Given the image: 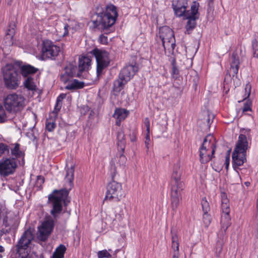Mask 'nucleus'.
<instances>
[{
    "label": "nucleus",
    "instance_id": "obj_1",
    "mask_svg": "<svg viewBox=\"0 0 258 258\" xmlns=\"http://www.w3.org/2000/svg\"><path fill=\"white\" fill-rule=\"evenodd\" d=\"M74 175V167L72 166L67 170L64 178L66 182L67 183L66 187L60 190L55 189L48 195V203L52 208L50 214L55 219L58 217L59 214L61 212L63 204H65L69 191L73 186Z\"/></svg>",
    "mask_w": 258,
    "mask_h": 258
},
{
    "label": "nucleus",
    "instance_id": "obj_2",
    "mask_svg": "<svg viewBox=\"0 0 258 258\" xmlns=\"http://www.w3.org/2000/svg\"><path fill=\"white\" fill-rule=\"evenodd\" d=\"M244 134L239 136L235 148L232 155L234 169L238 168L246 161V150L248 148L247 138H249V131L244 130Z\"/></svg>",
    "mask_w": 258,
    "mask_h": 258
},
{
    "label": "nucleus",
    "instance_id": "obj_3",
    "mask_svg": "<svg viewBox=\"0 0 258 258\" xmlns=\"http://www.w3.org/2000/svg\"><path fill=\"white\" fill-rule=\"evenodd\" d=\"M117 174L114 162L112 160L109 168V175L112 181L109 182L106 187L105 201L117 202L123 196L121 184L115 181Z\"/></svg>",
    "mask_w": 258,
    "mask_h": 258
},
{
    "label": "nucleus",
    "instance_id": "obj_4",
    "mask_svg": "<svg viewBox=\"0 0 258 258\" xmlns=\"http://www.w3.org/2000/svg\"><path fill=\"white\" fill-rule=\"evenodd\" d=\"M117 16L116 8L112 5H107L105 11L98 16L96 22L98 23V26L100 29L108 33L113 30L112 26Z\"/></svg>",
    "mask_w": 258,
    "mask_h": 258
},
{
    "label": "nucleus",
    "instance_id": "obj_5",
    "mask_svg": "<svg viewBox=\"0 0 258 258\" xmlns=\"http://www.w3.org/2000/svg\"><path fill=\"white\" fill-rule=\"evenodd\" d=\"M34 239V235L30 229L26 230L22 235L16 246L17 256L21 258H32L29 254V245Z\"/></svg>",
    "mask_w": 258,
    "mask_h": 258
},
{
    "label": "nucleus",
    "instance_id": "obj_6",
    "mask_svg": "<svg viewBox=\"0 0 258 258\" xmlns=\"http://www.w3.org/2000/svg\"><path fill=\"white\" fill-rule=\"evenodd\" d=\"M6 86L10 89H15L20 83V76L18 69L12 64H6L2 69Z\"/></svg>",
    "mask_w": 258,
    "mask_h": 258
},
{
    "label": "nucleus",
    "instance_id": "obj_7",
    "mask_svg": "<svg viewBox=\"0 0 258 258\" xmlns=\"http://www.w3.org/2000/svg\"><path fill=\"white\" fill-rule=\"evenodd\" d=\"M3 216V224L0 230V237L4 234H14L19 225L18 218L13 213L9 212L4 215L0 213V218Z\"/></svg>",
    "mask_w": 258,
    "mask_h": 258
},
{
    "label": "nucleus",
    "instance_id": "obj_8",
    "mask_svg": "<svg viewBox=\"0 0 258 258\" xmlns=\"http://www.w3.org/2000/svg\"><path fill=\"white\" fill-rule=\"evenodd\" d=\"M4 104L8 111L16 112L21 110L24 106L25 98L16 93L9 94L4 98Z\"/></svg>",
    "mask_w": 258,
    "mask_h": 258
},
{
    "label": "nucleus",
    "instance_id": "obj_9",
    "mask_svg": "<svg viewBox=\"0 0 258 258\" xmlns=\"http://www.w3.org/2000/svg\"><path fill=\"white\" fill-rule=\"evenodd\" d=\"M159 36L162 40L165 51L173 52L175 47V39L173 30L168 26H163L159 29Z\"/></svg>",
    "mask_w": 258,
    "mask_h": 258
},
{
    "label": "nucleus",
    "instance_id": "obj_10",
    "mask_svg": "<svg viewBox=\"0 0 258 258\" xmlns=\"http://www.w3.org/2000/svg\"><path fill=\"white\" fill-rule=\"evenodd\" d=\"M199 4L194 2L190 7V12H187L183 16L184 19L187 20L185 26L186 33L189 34L197 26L196 20L199 18L198 12Z\"/></svg>",
    "mask_w": 258,
    "mask_h": 258
},
{
    "label": "nucleus",
    "instance_id": "obj_11",
    "mask_svg": "<svg viewBox=\"0 0 258 258\" xmlns=\"http://www.w3.org/2000/svg\"><path fill=\"white\" fill-rule=\"evenodd\" d=\"M97 62V75L99 77L103 70L107 67L110 62L108 53L103 50L95 48L92 51Z\"/></svg>",
    "mask_w": 258,
    "mask_h": 258
},
{
    "label": "nucleus",
    "instance_id": "obj_12",
    "mask_svg": "<svg viewBox=\"0 0 258 258\" xmlns=\"http://www.w3.org/2000/svg\"><path fill=\"white\" fill-rule=\"evenodd\" d=\"M17 167V162L15 158H2L0 160V175L6 177L14 174Z\"/></svg>",
    "mask_w": 258,
    "mask_h": 258
},
{
    "label": "nucleus",
    "instance_id": "obj_13",
    "mask_svg": "<svg viewBox=\"0 0 258 258\" xmlns=\"http://www.w3.org/2000/svg\"><path fill=\"white\" fill-rule=\"evenodd\" d=\"M60 51V47L49 40H45L43 42L41 50V57L43 60L49 58L54 59Z\"/></svg>",
    "mask_w": 258,
    "mask_h": 258
},
{
    "label": "nucleus",
    "instance_id": "obj_14",
    "mask_svg": "<svg viewBox=\"0 0 258 258\" xmlns=\"http://www.w3.org/2000/svg\"><path fill=\"white\" fill-rule=\"evenodd\" d=\"M184 188L183 182H171V201L172 210L175 211L179 203L181 197V191Z\"/></svg>",
    "mask_w": 258,
    "mask_h": 258
},
{
    "label": "nucleus",
    "instance_id": "obj_15",
    "mask_svg": "<svg viewBox=\"0 0 258 258\" xmlns=\"http://www.w3.org/2000/svg\"><path fill=\"white\" fill-rule=\"evenodd\" d=\"M54 227V220L49 218L38 227V237L41 241H45L51 233Z\"/></svg>",
    "mask_w": 258,
    "mask_h": 258
},
{
    "label": "nucleus",
    "instance_id": "obj_16",
    "mask_svg": "<svg viewBox=\"0 0 258 258\" xmlns=\"http://www.w3.org/2000/svg\"><path fill=\"white\" fill-rule=\"evenodd\" d=\"M172 6L174 14L177 17H183L187 12H190V9L187 10L188 8L187 0H173Z\"/></svg>",
    "mask_w": 258,
    "mask_h": 258
},
{
    "label": "nucleus",
    "instance_id": "obj_17",
    "mask_svg": "<svg viewBox=\"0 0 258 258\" xmlns=\"http://www.w3.org/2000/svg\"><path fill=\"white\" fill-rule=\"evenodd\" d=\"M76 70V67L73 64H69L67 65L60 75L61 82L64 84H67L75 76Z\"/></svg>",
    "mask_w": 258,
    "mask_h": 258
},
{
    "label": "nucleus",
    "instance_id": "obj_18",
    "mask_svg": "<svg viewBox=\"0 0 258 258\" xmlns=\"http://www.w3.org/2000/svg\"><path fill=\"white\" fill-rule=\"evenodd\" d=\"M127 83L125 76L123 74V71L120 73L118 78L115 80L113 83L112 93L114 95H117L124 88Z\"/></svg>",
    "mask_w": 258,
    "mask_h": 258
},
{
    "label": "nucleus",
    "instance_id": "obj_19",
    "mask_svg": "<svg viewBox=\"0 0 258 258\" xmlns=\"http://www.w3.org/2000/svg\"><path fill=\"white\" fill-rule=\"evenodd\" d=\"M214 141V137L210 135H208L205 138L201 147L211 151V154L214 155L216 150Z\"/></svg>",
    "mask_w": 258,
    "mask_h": 258
},
{
    "label": "nucleus",
    "instance_id": "obj_20",
    "mask_svg": "<svg viewBox=\"0 0 258 258\" xmlns=\"http://www.w3.org/2000/svg\"><path fill=\"white\" fill-rule=\"evenodd\" d=\"M239 64L240 61L238 54L237 52H233L231 56L230 67V70L232 73L233 77H236L239 70Z\"/></svg>",
    "mask_w": 258,
    "mask_h": 258
},
{
    "label": "nucleus",
    "instance_id": "obj_21",
    "mask_svg": "<svg viewBox=\"0 0 258 258\" xmlns=\"http://www.w3.org/2000/svg\"><path fill=\"white\" fill-rule=\"evenodd\" d=\"M213 155L211 154V151L200 148L199 150L200 161L202 164H206L210 161Z\"/></svg>",
    "mask_w": 258,
    "mask_h": 258
},
{
    "label": "nucleus",
    "instance_id": "obj_22",
    "mask_svg": "<svg viewBox=\"0 0 258 258\" xmlns=\"http://www.w3.org/2000/svg\"><path fill=\"white\" fill-rule=\"evenodd\" d=\"M128 111L122 108L116 109L113 116L116 118V124L120 125V122L127 116Z\"/></svg>",
    "mask_w": 258,
    "mask_h": 258
},
{
    "label": "nucleus",
    "instance_id": "obj_23",
    "mask_svg": "<svg viewBox=\"0 0 258 258\" xmlns=\"http://www.w3.org/2000/svg\"><path fill=\"white\" fill-rule=\"evenodd\" d=\"M221 231L219 233L225 234L227 228L231 225V218L229 214H222L221 218Z\"/></svg>",
    "mask_w": 258,
    "mask_h": 258
},
{
    "label": "nucleus",
    "instance_id": "obj_24",
    "mask_svg": "<svg viewBox=\"0 0 258 258\" xmlns=\"http://www.w3.org/2000/svg\"><path fill=\"white\" fill-rule=\"evenodd\" d=\"M91 60L88 56H82L79 59V71L82 73L88 70L91 66Z\"/></svg>",
    "mask_w": 258,
    "mask_h": 258
},
{
    "label": "nucleus",
    "instance_id": "obj_25",
    "mask_svg": "<svg viewBox=\"0 0 258 258\" xmlns=\"http://www.w3.org/2000/svg\"><path fill=\"white\" fill-rule=\"evenodd\" d=\"M15 25L14 24H10L7 30L5 40L7 45L11 46L13 44V38L15 32Z\"/></svg>",
    "mask_w": 258,
    "mask_h": 258
},
{
    "label": "nucleus",
    "instance_id": "obj_26",
    "mask_svg": "<svg viewBox=\"0 0 258 258\" xmlns=\"http://www.w3.org/2000/svg\"><path fill=\"white\" fill-rule=\"evenodd\" d=\"M38 70V69L30 64L23 65L21 67V73L24 77H26L29 75L35 74Z\"/></svg>",
    "mask_w": 258,
    "mask_h": 258
},
{
    "label": "nucleus",
    "instance_id": "obj_27",
    "mask_svg": "<svg viewBox=\"0 0 258 258\" xmlns=\"http://www.w3.org/2000/svg\"><path fill=\"white\" fill-rule=\"evenodd\" d=\"M64 88L67 90H75L83 88L84 86L83 82H80L76 79H72L66 84Z\"/></svg>",
    "mask_w": 258,
    "mask_h": 258
},
{
    "label": "nucleus",
    "instance_id": "obj_28",
    "mask_svg": "<svg viewBox=\"0 0 258 258\" xmlns=\"http://www.w3.org/2000/svg\"><path fill=\"white\" fill-rule=\"evenodd\" d=\"M220 236L221 237H220L221 239L217 241L216 246V252L218 255H220L221 253L223 250V246L227 239L226 236L224 234L219 233L218 237H219Z\"/></svg>",
    "mask_w": 258,
    "mask_h": 258
},
{
    "label": "nucleus",
    "instance_id": "obj_29",
    "mask_svg": "<svg viewBox=\"0 0 258 258\" xmlns=\"http://www.w3.org/2000/svg\"><path fill=\"white\" fill-rule=\"evenodd\" d=\"M181 172L178 165L174 166L173 172L172 174V179L171 182H182L181 180Z\"/></svg>",
    "mask_w": 258,
    "mask_h": 258
},
{
    "label": "nucleus",
    "instance_id": "obj_30",
    "mask_svg": "<svg viewBox=\"0 0 258 258\" xmlns=\"http://www.w3.org/2000/svg\"><path fill=\"white\" fill-rule=\"evenodd\" d=\"M11 153L13 157L10 158H15L16 160L24 156V153L20 150V145L18 143L15 144L14 147L11 149Z\"/></svg>",
    "mask_w": 258,
    "mask_h": 258
},
{
    "label": "nucleus",
    "instance_id": "obj_31",
    "mask_svg": "<svg viewBox=\"0 0 258 258\" xmlns=\"http://www.w3.org/2000/svg\"><path fill=\"white\" fill-rule=\"evenodd\" d=\"M66 97V94L61 93L57 98L56 104L54 107L53 113H54L55 115H57L58 112L59 111L62 106V100L64 99Z\"/></svg>",
    "mask_w": 258,
    "mask_h": 258
},
{
    "label": "nucleus",
    "instance_id": "obj_32",
    "mask_svg": "<svg viewBox=\"0 0 258 258\" xmlns=\"http://www.w3.org/2000/svg\"><path fill=\"white\" fill-rule=\"evenodd\" d=\"M66 251V248L65 246L63 244H60L56 248L53 255L57 258H63Z\"/></svg>",
    "mask_w": 258,
    "mask_h": 258
},
{
    "label": "nucleus",
    "instance_id": "obj_33",
    "mask_svg": "<svg viewBox=\"0 0 258 258\" xmlns=\"http://www.w3.org/2000/svg\"><path fill=\"white\" fill-rule=\"evenodd\" d=\"M171 239H172V248L174 250L175 252H178L179 251V243L178 242V237L177 234L175 233H173L172 230H171Z\"/></svg>",
    "mask_w": 258,
    "mask_h": 258
},
{
    "label": "nucleus",
    "instance_id": "obj_34",
    "mask_svg": "<svg viewBox=\"0 0 258 258\" xmlns=\"http://www.w3.org/2000/svg\"><path fill=\"white\" fill-rule=\"evenodd\" d=\"M69 26L66 24L62 25L61 28H58L59 30L57 29L56 30L57 35L59 37H63L68 35L69 33Z\"/></svg>",
    "mask_w": 258,
    "mask_h": 258
},
{
    "label": "nucleus",
    "instance_id": "obj_35",
    "mask_svg": "<svg viewBox=\"0 0 258 258\" xmlns=\"http://www.w3.org/2000/svg\"><path fill=\"white\" fill-rule=\"evenodd\" d=\"M25 87L29 90L34 91L36 89V86L31 77H28L24 82Z\"/></svg>",
    "mask_w": 258,
    "mask_h": 258
},
{
    "label": "nucleus",
    "instance_id": "obj_36",
    "mask_svg": "<svg viewBox=\"0 0 258 258\" xmlns=\"http://www.w3.org/2000/svg\"><path fill=\"white\" fill-rule=\"evenodd\" d=\"M172 65L171 74L173 78H177L179 75V71L176 66V62L175 58H172L171 60Z\"/></svg>",
    "mask_w": 258,
    "mask_h": 258
},
{
    "label": "nucleus",
    "instance_id": "obj_37",
    "mask_svg": "<svg viewBox=\"0 0 258 258\" xmlns=\"http://www.w3.org/2000/svg\"><path fill=\"white\" fill-rule=\"evenodd\" d=\"M252 48L253 57L258 58V37L252 40Z\"/></svg>",
    "mask_w": 258,
    "mask_h": 258
},
{
    "label": "nucleus",
    "instance_id": "obj_38",
    "mask_svg": "<svg viewBox=\"0 0 258 258\" xmlns=\"http://www.w3.org/2000/svg\"><path fill=\"white\" fill-rule=\"evenodd\" d=\"M10 149L9 146L4 143H0V157L4 154H8L9 153Z\"/></svg>",
    "mask_w": 258,
    "mask_h": 258
},
{
    "label": "nucleus",
    "instance_id": "obj_39",
    "mask_svg": "<svg viewBox=\"0 0 258 258\" xmlns=\"http://www.w3.org/2000/svg\"><path fill=\"white\" fill-rule=\"evenodd\" d=\"M139 69V65L136 62H132L130 64V76H134L138 72Z\"/></svg>",
    "mask_w": 258,
    "mask_h": 258
},
{
    "label": "nucleus",
    "instance_id": "obj_40",
    "mask_svg": "<svg viewBox=\"0 0 258 258\" xmlns=\"http://www.w3.org/2000/svg\"><path fill=\"white\" fill-rule=\"evenodd\" d=\"M201 205L203 208V211L204 214H208L210 210V207L209 203L207 202L205 198L203 199L201 201Z\"/></svg>",
    "mask_w": 258,
    "mask_h": 258
},
{
    "label": "nucleus",
    "instance_id": "obj_41",
    "mask_svg": "<svg viewBox=\"0 0 258 258\" xmlns=\"http://www.w3.org/2000/svg\"><path fill=\"white\" fill-rule=\"evenodd\" d=\"M56 126L55 123L51 120L47 119L46 121V128L49 132H52Z\"/></svg>",
    "mask_w": 258,
    "mask_h": 258
},
{
    "label": "nucleus",
    "instance_id": "obj_42",
    "mask_svg": "<svg viewBox=\"0 0 258 258\" xmlns=\"http://www.w3.org/2000/svg\"><path fill=\"white\" fill-rule=\"evenodd\" d=\"M97 255L98 258H111V255L106 250L99 251Z\"/></svg>",
    "mask_w": 258,
    "mask_h": 258
},
{
    "label": "nucleus",
    "instance_id": "obj_43",
    "mask_svg": "<svg viewBox=\"0 0 258 258\" xmlns=\"http://www.w3.org/2000/svg\"><path fill=\"white\" fill-rule=\"evenodd\" d=\"M7 119V116L2 105L0 104V122H4Z\"/></svg>",
    "mask_w": 258,
    "mask_h": 258
},
{
    "label": "nucleus",
    "instance_id": "obj_44",
    "mask_svg": "<svg viewBox=\"0 0 258 258\" xmlns=\"http://www.w3.org/2000/svg\"><path fill=\"white\" fill-rule=\"evenodd\" d=\"M145 125L146 127L147 137L149 139V133H150V120L148 118H146L144 121Z\"/></svg>",
    "mask_w": 258,
    "mask_h": 258
},
{
    "label": "nucleus",
    "instance_id": "obj_45",
    "mask_svg": "<svg viewBox=\"0 0 258 258\" xmlns=\"http://www.w3.org/2000/svg\"><path fill=\"white\" fill-rule=\"evenodd\" d=\"M126 161L127 158L124 155L121 154L119 156L118 163L120 166H124L126 162Z\"/></svg>",
    "mask_w": 258,
    "mask_h": 258
},
{
    "label": "nucleus",
    "instance_id": "obj_46",
    "mask_svg": "<svg viewBox=\"0 0 258 258\" xmlns=\"http://www.w3.org/2000/svg\"><path fill=\"white\" fill-rule=\"evenodd\" d=\"M221 209L222 211V214H229V204H221Z\"/></svg>",
    "mask_w": 258,
    "mask_h": 258
},
{
    "label": "nucleus",
    "instance_id": "obj_47",
    "mask_svg": "<svg viewBox=\"0 0 258 258\" xmlns=\"http://www.w3.org/2000/svg\"><path fill=\"white\" fill-rule=\"evenodd\" d=\"M245 96L244 98V100L248 98L251 92V85L248 83L246 84L245 88Z\"/></svg>",
    "mask_w": 258,
    "mask_h": 258
},
{
    "label": "nucleus",
    "instance_id": "obj_48",
    "mask_svg": "<svg viewBox=\"0 0 258 258\" xmlns=\"http://www.w3.org/2000/svg\"><path fill=\"white\" fill-rule=\"evenodd\" d=\"M44 182V178L43 176L39 175L37 177L36 185L38 187L41 186L42 184Z\"/></svg>",
    "mask_w": 258,
    "mask_h": 258
},
{
    "label": "nucleus",
    "instance_id": "obj_49",
    "mask_svg": "<svg viewBox=\"0 0 258 258\" xmlns=\"http://www.w3.org/2000/svg\"><path fill=\"white\" fill-rule=\"evenodd\" d=\"M251 102H249L248 101H246L245 103H244V106L242 108V112H246L248 111L251 110Z\"/></svg>",
    "mask_w": 258,
    "mask_h": 258
},
{
    "label": "nucleus",
    "instance_id": "obj_50",
    "mask_svg": "<svg viewBox=\"0 0 258 258\" xmlns=\"http://www.w3.org/2000/svg\"><path fill=\"white\" fill-rule=\"evenodd\" d=\"M221 204H229V200L227 198V195L225 193L221 194Z\"/></svg>",
    "mask_w": 258,
    "mask_h": 258
},
{
    "label": "nucleus",
    "instance_id": "obj_51",
    "mask_svg": "<svg viewBox=\"0 0 258 258\" xmlns=\"http://www.w3.org/2000/svg\"><path fill=\"white\" fill-rule=\"evenodd\" d=\"M107 40H108L107 37H106L103 35H101L99 36V39H98L99 42L100 43L103 44H106L107 43Z\"/></svg>",
    "mask_w": 258,
    "mask_h": 258
},
{
    "label": "nucleus",
    "instance_id": "obj_52",
    "mask_svg": "<svg viewBox=\"0 0 258 258\" xmlns=\"http://www.w3.org/2000/svg\"><path fill=\"white\" fill-rule=\"evenodd\" d=\"M214 118V114L212 113H208L207 115V118L206 119L208 125L210 126V125L211 124V123L213 122V119Z\"/></svg>",
    "mask_w": 258,
    "mask_h": 258
},
{
    "label": "nucleus",
    "instance_id": "obj_53",
    "mask_svg": "<svg viewBox=\"0 0 258 258\" xmlns=\"http://www.w3.org/2000/svg\"><path fill=\"white\" fill-rule=\"evenodd\" d=\"M204 222L207 225H209L211 222L210 216L207 214H204L203 215Z\"/></svg>",
    "mask_w": 258,
    "mask_h": 258
},
{
    "label": "nucleus",
    "instance_id": "obj_54",
    "mask_svg": "<svg viewBox=\"0 0 258 258\" xmlns=\"http://www.w3.org/2000/svg\"><path fill=\"white\" fill-rule=\"evenodd\" d=\"M230 156L229 154H228L225 157V163H226L227 166H228L229 164V161H230V156Z\"/></svg>",
    "mask_w": 258,
    "mask_h": 258
},
{
    "label": "nucleus",
    "instance_id": "obj_55",
    "mask_svg": "<svg viewBox=\"0 0 258 258\" xmlns=\"http://www.w3.org/2000/svg\"><path fill=\"white\" fill-rule=\"evenodd\" d=\"M214 0H209L208 3V6L209 8H212L213 7V3H214Z\"/></svg>",
    "mask_w": 258,
    "mask_h": 258
},
{
    "label": "nucleus",
    "instance_id": "obj_56",
    "mask_svg": "<svg viewBox=\"0 0 258 258\" xmlns=\"http://www.w3.org/2000/svg\"><path fill=\"white\" fill-rule=\"evenodd\" d=\"M130 140H131V141H132V142L136 141V134L134 133H133L132 138H130Z\"/></svg>",
    "mask_w": 258,
    "mask_h": 258
},
{
    "label": "nucleus",
    "instance_id": "obj_57",
    "mask_svg": "<svg viewBox=\"0 0 258 258\" xmlns=\"http://www.w3.org/2000/svg\"><path fill=\"white\" fill-rule=\"evenodd\" d=\"M150 141V139H148V138L146 137V140L145 141V144H146V146L147 148H148V144H149V142Z\"/></svg>",
    "mask_w": 258,
    "mask_h": 258
},
{
    "label": "nucleus",
    "instance_id": "obj_58",
    "mask_svg": "<svg viewBox=\"0 0 258 258\" xmlns=\"http://www.w3.org/2000/svg\"><path fill=\"white\" fill-rule=\"evenodd\" d=\"M172 258H178V252H174Z\"/></svg>",
    "mask_w": 258,
    "mask_h": 258
},
{
    "label": "nucleus",
    "instance_id": "obj_59",
    "mask_svg": "<svg viewBox=\"0 0 258 258\" xmlns=\"http://www.w3.org/2000/svg\"><path fill=\"white\" fill-rule=\"evenodd\" d=\"M5 251V248L3 246L0 245V252H3Z\"/></svg>",
    "mask_w": 258,
    "mask_h": 258
},
{
    "label": "nucleus",
    "instance_id": "obj_60",
    "mask_svg": "<svg viewBox=\"0 0 258 258\" xmlns=\"http://www.w3.org/2000/svg\"><path fill=\"white\" fill-rule=\"evenodd\" d=\"M244 184L247 186V187H248L250 184V183L249 182V181H246L244 182Z\"/></svg>",
    "mask_w": 258,
    "mask_h": 258
},
{
    "label": "nucleus",
    "instance_id": "obj_61",
    "mask_svg": "<svg viewBox=\"0 0 258 258\" xmlns=\"http://www.w3.org/2000/svg\"><path fill=\"white\" fill-rule=\"evenodd\" d=\"M132 58H133V60H135L136 57H132Z\"/></svg>",
    "mask_w": 258,
    "mask_h": 258
}]
</instances>
